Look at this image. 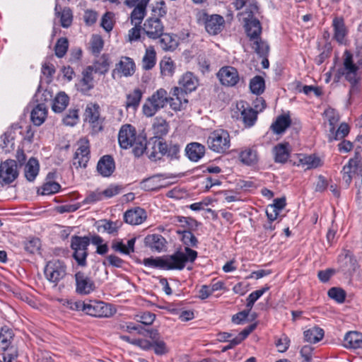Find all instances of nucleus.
Listing matches in <instances>:
<instances>
[{
	"instance_id": "nucleus-29",
	"label": "nucleus",
	"mask_w": 362,
	"mask_h": 362,
	"mask_svg": "<svg viewBox=\"0 0 362 362\" xmlns=\"http://www.w3.org/2000/svg\"><path fill=\"white\" fill-rule=\"evenodd\" d=\"M153 131L155 138L158 140L165 136L169 132V124L167 121L162 117H156L153 124Z\"/></svg>"
},
{
	"instance_id": "nucleus-50",
	"label": "nucleus",
	"mask_w": 362,
	"mask_h": 362,
	"mask_svg": "<svg viewBox=\"0 0 362 362\" xmlns=\"http://www.w3.org/2000/svg\"><path fill=\"white\" fill-rule=\"evenodd\" d=\"M300 161L303 166H306L307 169L316 168L322 165L320 158L314 155L305 156L300 159Z\"/></svg>"
},
{
	"instance_id": "nucleus-48",
	"label": "nucleus",
	"mask_w": 362,
	"mask_h": 362,
	"mask_svg": "<svg viewBox=\"0 0 362 362\" xmlns=\"http://www.w3.org/2000/svg\"><path fill=\"white\" fill-rule=\"evenodd\" d=\"M151 8V17H156L160 19L161 17L165 16L167 13V7L163 1H156L154 4H152Z\"/></svg>"
},
{
	"instance_id": "nucleus-38",
	"label": "nucleus",
	"mask_w": 362,
	"mask_h": 362,
	"mask_svg": "<svg viewBox=\"0 0 362 362\" xmlns=\"http://www.w3.org/2000/svg\"><path fill=\"white\" fill-rule=\"evenodd\" d=\"M305 340L310 343H317L324 337V330L318 327H313L304 332Z\"/></svg>"
},
{
	"instance_id": "nucleus-41",
	"label": "nucleus",
	"mask_w": 362,
	"mask_h": 362,
	"mask_svg": "<svg viewBox=\"0 0 362 362\" xmlns=\"http://www.w3.org/2000/svg\"><path fill=\"white\" fill-rule=\"evenodd\" d=\"M239 157L240 160L247 165L256 164L258 160L257 150L252 148H247L242 151Z\"/></svg>"
},
{
	"instance_id": "nucleus-15",
	"label": "nucleus",
	"mask_w": 362,
	"mask_h": 362,
	"mask_svg": "<svg viewBox=\"0 0 362 362\" xmlns=\"http://www.w3.org/2000/svg\"><path fill=\"white\" fill-rule=\"evenodd\" d=\"M75 280L76 292L80 295H88L95 289L94 281L81 272L75 274Z\"/></svg>"
},
{
	"instance_id": "nucleus-58",
	"label": "nucleus",
	"mask_w": 362,
	"mask_h": 362,
	"mask_svg": "<svg viewBox=\"0 0 362 362\" xmlns=\"http://www.w3.org/2000/svg\"><path fill=\"white\" fill-rule=\"evenodd\" d=\"M137 322H139L145 325H151L153 323L156 319V315L149 311L141 313L136 315Z\"/></svg>"
},
{
	"instance_id": "nucleus-53",
	"label": "nucleus",
	"mask_w": 362,
	"mask_h": 362,
	"mask_svg": "<svg viewBox=\"0 0 362 362\" xmlns=\"http://www.w3.org/2000/svg\"><path fill=\"white\" fill-rule=\"evenodd\" d=\"M78 110L70 109L63 118V123L66 126L73 127L78 122Z\"/></svg>"
},
{
	"instance_id": "nucleus-13",
	"label": "nucleus",
	"mask_w": 362,
	"mask_h": 362,
	"mask_svg": "<svg viewBox=\"0 0 362 362\" xmlns=\"http://www.w3.org/2000/svg\"><path fill=\"white\" fill-rule=\"evenodd\" d=\"M143 30L148 38L157 40L163 34L164 25L160 18L149 17L144 23Z\"/></svg>"
},
{
	"instance_id": "nucleus-47",
	"label": "nucleus",
	"mask_w": 362,
	"mask_h": 362,
	"mask_svg": "<svg viewBox=\"0 0 362 362\" xmlns=\"http://www.w3.org/2000/svg\"><path fill=\"white\" fill-rule=\"evenodd\" d=\"M264 80L262 76H256L250 80V88L252 93L260 95L264 92Z\"/></svg>"
},
{
	"instance_id": "nucleus-45",
	"label": "nucleus",
	"mask_w": 362,
	"mask_h": 362,
	"mask_svg": "<svg viewBox=\"0 0 362 362\" xmlns=\"http://www.w3.org/2000/svg\"><path fill=\"white\" fill-rule=\"evenodd\" d=\"M58 4H56L55 11L56 14L60 17L61 25L63 28H68L72 23V12L70 8H64L62 12L57 11Z\"/></svg>"
},
{
	"instance_id": "nucleus-25",
	"label": "nucleus",
	"mask_w": 362,
	"mask_h": 362,
	"mask_svg": "<svg viewBox=\"0 0 362 362\" xmlns=\"http://www.w3.org/2000/svg\"><path fill=\"white\" fill-rule=\"evenodd\" d=\"M145 245L152 251L160 252L165 250L166 240L160 234H150L144 238Z\"/></svg>"
},
{
	"instance_id": "nucleus-63",
	"label": "nucleus",
	"mask_w": 362,
	"mask_h": 362,
	"mask_svg": "<svg viewBox=\"0 0 362 362\" xmlns=\"http://www.w3.org/2000/svg\"><path fill=\"white\" fill-rule=\"evenodd\" d=\"M103 194L102 191L95 190L89 192L84 200L83 204H94L97 202L101 201L103 199Z\"/></svg>"
},
{
	"instance_id": "nucleus-51",
	"label": "nucleus",
	"mask_w": 362,
	"mask_h": 362,
	"mask_svg": "<svg viewBox=\"0 0 362 362\" xmlns=\"http://www.w3.org/2000/svg\"><path fill=\"white\" fill-rule=\"evenodd\" d=\"M349 133V127L346 123H341L337 130L334 133H331L329 135V140L332 141V140H339L344 139L346 136H347Z\"/></svg>"
},
{
	"instance_id": "nucleus-35",
	"label": "nucleus",
	"mask_w": 362,
	"mask_h": 362,
	"mask_svg": "<svg viewBox=\"0 0 362 362\" xmlns=\"http://www.w3.org/2000/svg\"><path fill=\"white\" fill-rule=\"evenodd\" d=\"M69 98L64 92L59 93L53 99L52 109L56 113H60L69 105Z\"/></svg>"
},
{
	"instance_id": "nucleus-4",
	"label": "nucleus",
	"mask_w": 362,
	"mask_h": 362,
	"mask_svg": "<svg viewBox=\"0 0 362 362\" xmlns=\"http://www.w3.org/2000/svg\"><path fill=\"white\" fill-rule=\"evenodd\" d=\"M259 103L262 105V107L259 110L253 109L244 101H240L237 103V108L240 113V116L238 119L243 122L245 128H251L253 127L257 120L259 112L262 111L265 108V101L262 98H259L255 102V107L256 109L258 108Z\"/></svg>"
},
{
	"instance_id": "nucleus-54",
	"label": "nucleus",
	"mask_w": 362,
	"mask_h": 362,
	"mask_svg": "<svg viewBox=\"0 0 362 362\" xmlns=\"http://www.w3.org/2000/svg\"><path fill=\"white\" fill-rule=\"evenodd\" d=\"M143 264L146 267H152V268H160L166 269V258H145L143 260Z\"/></svg>"
},
{
	"instance_id": "nucleus-52",
	"label": "nucleus",
	"mask_w": 362,
	"mask_h": 362,
	"mask_svg": "<svg viewBox=\"0 0 362 362\" xmlns=\"http://www.w3.org/2000/svg\"><path fill=\"white\" fill-rule=\"evenodd\" d=\"M68 47V40L65 37H60L57 40L54 47L55 55L59 58L63 57L66 54Z\"/></svg>"
},
{
	"instance_id": "nucleus-44",
	"label": "nucleus",
	"mask_w": 362,
	"mask_h": 362,
	"mask_svg": "<svg viewBox=\"0 0 362 362\" xmlns=\"http://www.w3.org/2000/svg\"><path fill=\"white\" fill-rule=\"evenodd\" d=\"M350 83V89L349 91V100L348 103L349 105L360 101L362 99L361 96V86L360 81H356Z\"/></svg>"
},
{
	"instance_id": "nucleus-32",
	"label": "nucleus",
	"mask_w": 362,
	"mask_h": 362,
	"mask_svg": "<svg viewBox=\"0 0 362 362\" xmlns=\"http://www.w3.org/2000/svg\"><path fill=\"white\" fill-rule=\"evenodd\" d=\"M344 341L346 343V346L353 349L362 348V333L350 331L348 332L344 337Z\"/></svg>"
},
{
	"instance_id": "nucleus-37",
	"label": "nucleus",
	"mask_w": 362,
	"mask_h": 362,
	"mask_svg": "<svg viewBox=\"0 0 362 362\" xmlns=\"http://www.w3.org/2000/svg\"><path fill=\"white\" fill-rule=\"evenodd\" d=\"M158 39L160 47L165 51H173L175 49L178 45L175 37L168 33H165L164 32Z\"/></svg>"
},
{
	"instance_id": "nucleus-3",
	"label": "nucleus",
	"mask_w": 362,
	"mask_h": 362,
	"mask_svg": "<svg viewBox=\"0 0 362 362\" xmlns=\"http://www.w3.org/2000/svg\"><path fill=\"white\" fill-rule=\"evenodd\" d=\"M180 146L178 144H168L163 140H155L151 149L147 150L149 159L153 161L161 159L166 156L170 160L178 159L180 157Z\"/></svg>"
},
{
	"instance_id": "nucleus-26",
	"label": "nucleus",
	"mask_w": 362,
	"mask_h": 362,
	"mask_svg": "<svg viewBox=\"0 0 362 362\" xmlns=\"http://www.w3.org/2000/svg\"><path fill=\"white\" fill-rule=\"evenodd\" d=\"M274 161L276 163H284L290 156V145L288 143H281L273 148Z\"/></svg>"
},
{
	"instance_id": "nucleus-56",
	"label": "nucleus",
	"mask_w": 362,
	"mask_h": 362,
	"mask_svg": "<svg viewBox=\"0 0 362 362\" xmlns=\"http://www.w3.org/2000/svg\"><path fill=\"white\" fill-rule=\"evenodd\" d=\"M41 246V243L37 238H31L25 242V250L31 254L38 252Z\"/></svg>"
},
{
	"instance_id": "nucleus-49",
	"label": "nucleus",
	"mask_w": 362,
	"mask_h": 362,
	"mask_svg": "<svg viewBox=\"0 0 362 362\" xmlns=\"http://www.w3.org/2000/svg\"><path fill=\"white\" fill-rule=\"evenodd\" d=\"M328 296L338 303H343L345 301L346 291L339 287H332L327 292Z\"/></svg>"
},
{
	"instance_id": "nucleus-22",
	"label": "nucleus",
	"mask_w": 362,
	"mask_h": 362,
	"mask_svg": "<svg viewBox=\"0 0 362 362\" xmlns=\"http://www.w3.org/2000/svg\"><path fill=\"white\" fill-rule=\"evenodd\" d=\"M224 23V18L220 15L207 16L205 21L206 30L211 35H217L222 30Z\"/></svg>"
},
{
	"instance_id": "nucleus-39",
	"label": "nucleus",
	"mask_w": 362,
	"mask_h": 362,
	"mask_svg": "<svg viewBox=\"0 0 362 362\" xmlns=\"http://www.w3.org/2000/svg\"><path fill=\"white\" fill-rule=\"evenodd\" d=\"M143 92L140 88H135L132 93L127 95L126 107L136 110L141 100Z\"/></svg>"
},
{
	"instance_id": "nucleus-40",
	"label": "nucleus",
	"mask_w": 362,
	"mask_h": 362,
	"mask_svg": "<svg viewBox=\"0 0 362 362\" xmlns=\"http://www.w3.org/2000/svg\"><path fill=\"white\" fill-rule=\"evenodd\" d=\"M163 177L165 179L169 178L170 176L167 175H156L148 179L144 180L141 182V187L146 191H158L163 185L157 182V179Z\"/></svg>"
},
{
	"instance_id": "nucleus-33",
	"label": "nucleus",
	"mask_w": 362,
	"mask_h": 362,
	"mask_svg": "<svg viewBox=\"0 0 362 362\" xmlns=\"http://www.w3.org/2000/svg\"><path fill=\"white\" fill-rule=\"evenodd\" d=\"M250 41L252 42V49L259 57H268L269 53V45L266 41L262 40L261 37Z\"/></svg>"
},
{
	"instance_id": "nucleus-16",
	"label": "nucleus",
	"mask_w": 362,
	"mask_h": 362,
	"mask_svg": "<svg viewBox=\"0 0 362 362\" xmlns=\"http://www.w3.org/2000/svg\"><path fill=\"white\" fill-rule=\"evenodd\" d=\"M333 40L339 45H345L347 41L348 29L342 17L335 16L332 23Z\"/></svg>"
},
{
	"instance_id": "nucleus-24",
	"label": "nucleus",
	"mask_w": 362,
	"mask_h": 362,
	"mask_svg": "<svg viewBox=\"0 0 362 362\" xmlns=\"http://www.w3.org/2000/svg\"><path fill=\"white\" fill-rule=\"evenodd\" d=\"M179 88L185 94L196 90L198 86V78L192 72H187L179 80Z\"/></svg>"
},
{
	"instance_id": "nucleus-36",
	"label": "nucleus",
	"mask_w": 362,
	"mask_h": 362,
	"mask_svg": "<svg viewBox=\"0 0 362 362\" xmlns=\"http://www.w3.org/2000/svg\"><path fill=\"white\" fill-rule=\"evenodd\" d=\"M83 77L78 83L81 91L87 92L94 86L92 68L88 66L83 71Z\"/></svg>"
},
{
	"instance_id": "nucleus-17",
	"label": "nucleus",
	"mask_w": 362,
	"mask_h": 362,
	"mask_svg": "<svg viewBox=\"0 0 362 362\" xmlns=\"http://www.w3.org/2000/svg\"><path fill=\"white\" fill-rule=\"evenodd\" d=\"M217 76L221 83L226 86H234L240 80L237 69L229 66L222 67L218 72Z\"/></svg>"
},
{
	"instance_id": "nucleus-43",
	"label": "nucleus",
	"mask_w": 362,
	"mask_h": 362,
	"mask_svg": "<svg viewBox=\"0 0 362 362\" xmlns=\"http://www.w3.org/2000/svg\"><path fill=\"white\" fill-rule=\"evenodd\" d=\"M156 62V53L153 47H150L146 49L142 59V66L145 70H150L154 67Z\"/></svg>"
},
{
	"instance_id": "nucleus-64",
	"label": "nucleus",
	"mask_w": 362,
	"mask_h": 362,
	"mask_svg": "<svg viewBox=\"0 0 362 362\" xmlns=\"http://www.w3.org/2000/svg\"><path fill=\"white\" fill-rule=\"evenodd\" d=\"M161 74L164 76H172L175 71L173 62L170 59L166 61H161L160 64Z\"/></svg>"
},
{
	"instance_id": "nucleus-34",
	"label": "nucleus",
	"mask_w": 362,
	"mask_h": 362,
	"mask_svg": "<svg viewBox=\"0 0 362 362\" xmlns=\"http://www.w3.org/2000/svg\"><path fill=\"white\" fill-rule=\"evenodd\" d=\"M14 334L11 329L7 326L2 327L0 329V349L6 351L11 346L13 340Z\"/></svg>"
},
{
	"instance_id": "nucleus-23",
	"label": "nucleus",
	"mask_w": 362,
	"mask_h": 362,
	"mask_svg": "<svg viewBox=\"0 0 362 362\" xmlns=\"http://www.w3.org/2000/svg\"><path fill=\"white\" fill-rule=\"evenodd\" d=\"M115 169V160L110 155L103 156L98 162L97 170L103 177H110Z\"/></svg>"
},
{
	"instance_id": "nucleus-21",
	"label": "nucleus",
	"mask_w": 362,
	"mask_h": 362,
	"mask_svg": "<svg viewBox=\"0 0 362 362\" xmlns=\"http://www.w3.org/2000/svg\"><path fill=\"white\" fill-rule=\"evenodd\" d=\"M124 219L127 223L139 225L146 219V212L140 207L132 209L124 213Z\"/></svg>"
},
{
	"instance_id": "nucleus-42",
	"label": "nucleus",
	"mask_w": 362,
	"mask_h": 362,
	"mask_svg": "<svg viewBox=\"0 0 362 362\" xmlns=\"http://www.w3.org/2000/svg\"><path fill=\"white\" fill-rule=\"evenodd\" d=\"M146 16V8L136 4L133 6L129 20L132 25H141L144 18Z\"/></svg>"
},
{
	"instance_id": "nucleus-59",
	"label": "nucleus",
	"mask_w": 362,
	"mask_h": 362,
	"mask_svg": "<svg viewBox=\"0 0 362 362\" xmlns=\"http://www.w3.org/2000/svg\"><path fill=\"white\" fill-rule=\"evenodd\" d=\"M116 327L117 329L125 331L129 333H132L133 331H136L139 334H144L142 332V328L139 325H135L132 322L119 323L116 325Z\"/></svg>"
},
{
	"instance_id": "nucleus-31",
	"label": "nucleus",
	"mask_w": 362,
	"mask_h": 362,
	"mask_svg": "<svg viewBox=\"0 0 362 362\" xmlns=\"http://www.w3.org/2000/svg\"><path fill=\"white\" fill-rule=\"evenodd\" d=\"M86 117L93 127H97L100 124V106L98 104L88 105L86 109Z\"/></svg>"
},
{
	"instance_id": "nucleus-10",
	"label": "nucleus",
	"mask_w": 362,
	"mask_h": 362,
	"mask_svg": "<svg viewBox=\"0 0 362 362\" xmlns=\"http://www.w3.org/2000/svg\"><path fill=\"white\" fill-rule=\"evenodd\" d=\"M66 265L60 260L49 261L45 268V275L48 281L58 283L66 276Z\"/></svg>"
},
{
	"instance_id": "nucleus-30",
	"label": "nucleus",
	"mask_w": 362,
	"mask_h": 362,
	"mask_svg": "<svg viewBox=\"0 0 362 362\" xmlns=\"http://www.w3.org/2000/svg\"><path fill=\"white\" fill-rule=\"evenodd\" d=\"M291 124V119L290 116L281 115L276 118L274 123H272L271 129L275 134H281L286 131Z\"/></svg>"
},
{
	"instance_id": "nucleus-6",
	"label": "nucleus",
	"mask_w": 362,
	"mask_h": 362,
	"mask_svg": "<svg viewBox=\"0 0 362 362\" xmlns=\"http://www.w3.org/2000/svg\"><path fill=\"white\" fill-rule=\"evenodd\" d=\"M197 252L185 247L184 252L177 251L174 254L166 257L167 270H182L187 262H194L197 257Z\"/></svg>"
},
{
	"instance_id": "nucleus-20",
	"label": "nucleus",
	"mask_w": 362,
	"mask_h": 362,
	"mask_svg": "<svg viewBox=\"0 0 362 362\" xmlns=\"http://www.w3.org/2000/svg\"><path fill=\"white\" fill-rule=\"evenodd\" d=\"M205 151V146L198 142L189 143L185 148V154L192 162H198L201 160L204 156Z\"/></svg>"
},
{
	"instance_id": "nucleus-5",
	"label": "nucleus",
	"mask_w": 362,
	"mask_h": 362,
	"mask_svg": "<svg viewBox=\"0 0 362 362\" xmlns=\"http://www.w3.org/2000/svg\"><path fill=\"white\" fill-rule=\"evenodd\" d=\"M168 103V94L164 88H159L147 98L142 107L145 116L151 117Z\"/></svg>"
},
{
	"instance_id": "nucleus-28",
	"label": "nucleus",
	"mask_w": 362,
	"mask_h": 362,
	"mask_svg": "<svg viewBox=\"0 0 362 362\" xmlns=\"http://www.w3.org/2000/svg\"><path fill=\"white\" fill-rule=\"evenodd\" d=\"M47 109L45 103L37 104L32 110L30 119L36 126L41 125L45 120Z\"/></svg>"
},
{
	"instance_id": "nucleus-7",
	"label": "nucleus",
	"mask_w": 362,
	"mask_h": 362,
	"mask_svg": "<svg viewBox=\"0 0 362 362\" xmlns=\"http://www.w3.org/2000/svg\"><path fill=\"white\" fill-rule=\"evenodd\" d=\"M77 309L81 308L86 314L96 317H110L115 313V309L103 301H91L89 303H76Z\"/></svg>"
},
{
	"instance_id": "nucleus-19",
	"label": "nucleus",
	"mask_w": 362,
	"mask_h": 362,
	"mask_svg": "<svg viewBox=\"0 0 362 362\" xmlns=\"http://www.w3.org/2000/svg\"><path fill=\"white\" fill-rule=\"evenodd\" d=\"M245 29L250 40L261 37L262 28L259 21L255 18H246L245 19Z\"/></svg>"
},
{
	"instance_id": "nucleus-9",
	"label": "nucleus",
	"mask_w": 362,
	"mask_h": 362,
	"mask_svg": "<svg viewBox=\"0 0 362 362\" xmlns=\"http://www.w3.org/2000/svg\"><path fill=\"white\" fill-rule=\"evenodd\" d=\"M90 240L88 236L73 235L71 238V248L74 251L73 257L79 266L87 264L88 247Z\"/></svg>"
},
{
	"instance_id": "nucleus-55",
	"label": "nucleus",
	"mask_w": 362,
	"mask_h": 362,
	"mask_svg": "<svg viewBox=\"0 0 362 362\" xmlns=\"http://www.w3.org/2000/svg\"><path fill=\"white\" fill-rule=\"evenodd\" d=\"M352 160H350L347 164H346L341 170L342 179L345 182L346 186L349 187L352 180V176L354 171L352 170Z\"/></svg>"
},
{
	"instance_id": "nucleus-57",
	"label": "nucleus",
	"mask_w": 362,
	"mask_h": 362,
	"mask_svg": "<svg viewBox=\"0 0 362 362\" xmlns=\"http://www.w3.org/2000/svg\"><path fill=\"white\" fill-rule=\"evenodd\" d=\"M92 68V71L100 74H105L109 69V63L107 59H101L95 62L92 66H88Z\"/></svg>"
},
{
	"instance_id": "nucleus-61",
	"label": "nucleus",
	"mask_w": 362,
	"mask_h": 362,
	"mask_svg": "<svg viewBox=\"0 0 362 362\" xmlns=\"http://www.w3.org/2000/svg\"><path fill=\"white\" fill-rule=\"evenodd\" d=\"M104 42L100 36L93 35L90 41L91 51L93 54H98L103 49Z\"/></svg>"
},
{
	"instance_id": "nucleus-2",
	"label": "nucleus",
	"mask_w": 362,
	"mask_h": 362,
	"mask_svg": "<svg viewBox=\"0 0 362 362\" xmlns=\"http://www.w3.org/2000/svg\"><path fill=\"white\" fill-rule=\"evenodd\" d=\"M344 56L343 66L339 69V73L349 83L361 81V76L358 69L362 66V40L356 41V63H354L353 54L349 51H345Z\"/></svg>"
},
{
	"instance_id": "nucleus-1",
	"label": "nucleus",
	"mask_w": 362,
	"mask_h": 362,
	"mask_svg": "<svg viewBox=\"0 0 362 362\" xmlns=\"http://www.w3.org/2000/svg\"><path fill=\"white\" fill-rule=\"evenodd\" d=\"M118 142L122 148H132V152L136 157H139L144 152L147 153V140L141 134H137L134 127L131 124H124L118 134Z\"/></svg>"
},
{
	"instance_id": "nucleus-60",
	"label": "nucleus",
	"mask_w": 362,
	"mask_h": 362,
	"mask_svg": "<svg viewBox=\"0 0 362 362\" xmlns=\"http://www.w3.org/2000/svg\"><path fill=\"white\" fill-rule=\"evenodd\" d=\"M61 186L56 182H47L42 187V195H49L57 193L59 191Z\"/></svg>"
},
{
	"instance_id": "nucleus-46",
	"label": "nucleus",
	"mask_w": 362,
	"mask_h": 362,
	"mask_svg": "<svg viewBox=\"0 0 362 362\" xmlns=\"http://www.w3.org/2000/svg\"><path fill=\"white\" fill-rule=\"evenodd\" d=\"M177 233L181 235V240L186 247L190 248V247L197 246L198 240L190 230H178Z\"/></svg>"
},
{
	"instance_id": "nucleus-8",
	"label": "nucleus",
	"mask_w": 362,
	"mask_h": 362,
	"mask_svg": "<svg viewBox=\"0 0 362 362\" xmlns=\"http://www.w3.org/2000/svg\"><path fill=\"white\" fill-rule=\"evenodd\" d=\"M209 148L218 153L228 151L230 146L229 133L224 129H216L212 132L207 139Z\"/></svg>"
},
{
	"instance_id": "nucleus-11",
	"label": "nucleus",
	"mask_w": 362,
	"mask_h": 362,
	"mask_svg": "<svg viewBox=\"0 0 362 362\" xmlns=\"http://www.w3.org/2000/svg\"><path fill=\"white\" fill-rule=\"evenodd\" d=\"M78 148L75 152L73 165L76 168H86L90 159V144L86 139L78 141Z\"/></svg>"
},
{
	"instance_id": "nucleus-27",
	"label": "nucleus",
	"mask_w": 362,
	"mask_h": 362,
	"mask_svg": "<svg viewBox=\"0 0 362 362\" xmlns=\"http://www.w3.org/2000/svg\"><path fill=\"white\" fill-rule=\"evenodd\" d=\"M40 164L38 160L32 157L26 163L24 167V175L27 180L33 182L39 173Z\"/></svg>"
},
{
	"instance_id": "nucleus-14",
	"label": "nucleus",
	"mask_w": 362,
	"mask_h": 362,
	"mask_svg": "<svg viewBox=\"0 0 362 362\" xmlns=\"http://www.w3.org/2000/svg\"><path fill=\"white\" fill-rule=\"evenodd\" d=\"M135 63L134 60L129 57H122L119 62L116 64L115 68L112 71V76L115 75L121 76H131L135 72Z\"/></svg>"
},
{
	"instance_id": "nucleus-18",
	"label": "nucleus",
	"mask_w": 362,
	"mask_h": 362,
	"mask_svg": "<svg viewBox=\"0 0 362 362\" xmlns=\"http://www.w3.org/2000/svg\"><path fill=\"white\" fill-rule=\"evenodd\" d=\"M187 103L188 100L185 98V93L178 87H175L171 92V95L168 96V103L175 111H180L184 109Z\"/></svg>"
},
{
	"instance_id": "nucleus-12",
	"label": "nucleus",
	"mask_w": 362,
	"mask_h": 362,
	"mask_svg": "<svg viewBox=\"0 0 362 362\" xmlns=\"http://www.w3.org/2000/svg\"><path fill=\"white\" fill-rule=\"evenodd\" d=\"M17 164L14 160H6L0 165V184L8 185L18 177Z\"/></svg>"
},
{
	"instance_id": "nucleus-62",
	"label": "nucleus",
	"mask_w": 362,
	"mask_h": 362,
	"mask_svg": "<svg viewBox=\"0 0 362 362\" xmlns=\"http://www.w3.org/2000/svg\"><path fill=\"white\" fill-rule=\"evenodd\" d=\"M177 221L181 223L182 227L186 228V230H192L198 226V222L190 217L177 216Z\"/></svg>"
}]
</instances>
